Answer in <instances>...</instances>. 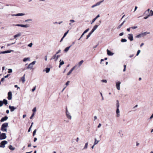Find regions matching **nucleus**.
Instances as JSON below:
<instances>
[{"label": "nucleus", "mask_w": 153, "mask_h": 153, "mask_svg": "<svg viewBox=\"0 0 153 153\" xmlns=\"http://www.w3.org/2000/svg\"><path fill=\"white\" fill-rule=\"evenodd\" d=\"M107 54L108 56H112L114 54V53L111 52L108 49L107 50Z\"/></svg>", "instance_id": "nucleus-13"}, {"label": "nucleus", "mask_w": 153, "mask_h": 153, "mask_svg": "<svg viewBox=\"0 0 153 153\" xmlns=\"http://www.w3.org/2000/svg\"><path fill=\"white\" fill-rule=\"evenodd\" d=\"M36 86H35L32 89V91L33 92L36 89Z\"/></svg>", "instance_id": "nucleus-52"}, {"label": "nucleus", "mask_w": 153, "mask_h": 153, "mask_svg": "<svg viewBox=\"0 0 153 153\" xmlns=\"http://www.w3.org/2000/svg\"><path fill=\"white\" fill-rule=\"evenodd\" d=\"M70 82V81H68L65 84L67 86L69 84V83Z\"/></svg>", "instance_id": "nucleus-60"}, {"label": "nucleus", "mask_w": 153, "mask_h": 153, "mask_svg": "<svg viewBox=\"0 0 153 153\" xmlns=\"http://www.w3.org/2000/svg\"><path fill=\"white\" fill-rule=\"evenodd\" d=\"M75 67L76 66H74L69 71L68 73V74H67V75L68 76L70 75L71 73L74 70V69H75Z\"/></svg>", "instance_id": "nucleus-16"}, {"label": "nucleus", "mask_w": 153, "mask_h": 153, "mask_svg": "<svg viewBox=\"0 0 153 153\" xmlns=\"http://www.w3.org/2000/svg\"><path fill=\"white\" fill-rule=\"evenodd\" d=\"M9 107L10 110V111L11 112L14 111L17 108L16 107H15L13 106H11V105H9Z\"/></svg>", "instance_id": "nucleus-11"}, {"label": "nucleus", "mask_w": 153, "mask_h": 153, "mask_svg": "<svg viewBox=\"0 0 153 153\" xmlns=\"http://www.w3.org/2000/svg\"><path fill=\"white\" fill-rule=\"evenodd\" d=\"M25 74H24L23 76L21 78V79L23 83H24L25 80Z\"/></svg>", "instance_id": "nucleus-24"}, {"label": "nucleus", "mask_w": 153, "mask_h": 153, "mask_svg": "<svg viewBox=\"0 0 153 153\" xmlns=\"http://www.w3.org/2000/svg\"><path fill=\"white\" fill-rule=\"evenodd\" d=\"M89 28H88L86 30H85L84 32V33H87V32H88L89 30Z\"/></svg>", "instance_id": "nucleus-46"}, {"label": "nucleus", "mask_w": 153, "mask_h": 153, "mask_svg": "<svg viewBox=\"0 0 153 153\" xmlns=\"http://www.w3.org/2000/svg\"><path fill=\"white\" fill-rule=\"evenodd\" d=\"M128 39L131 41L133 40V35L131 34H129L128 36Z\"/></svg>", "instance_id": "nucleus-14"}, {"label": "nucleus", "mask_w": 153, "mask_h": 153, "mask_svg": "<svg viewBox=\"0 0 153 153\" xmlns=\"http://www.w3.org/2000/svg\"><path fill=\"white\" fill-rule=\"evenodd\" d=\"M36 62V61H33L31 63H30V64L32 65H33L35 64Z\"/></svg>", "instance_id": "nucleus-47"}, {"label": "nucleus", "mask_w": 153, "mask_h": 153, "mask_svg": "<svg viewBox=\"0 0 153 153\" xmlns=\"http://www.w3.org/2000/svg\"><path fill=\"white\" fill-rule=\"evenodd\" d=\"M34 113H33L32 114L31 116L30 117V119H32V118L34 116Z\"/></svg>", "instance_id": "nucleus-50"}, {"label": "nucleus", "mask_w": 153, "mask_h": 153, "mask_svg": "<svg viewBox=\"0 0 153 153\" xmlns=\"http://www.w3.org/2000/svg\"><path fill=\"white\" fill-rule=\"evenodd\" d=\"M21 35V33H19L18 34L15 35L14 36V37L16 38L17 37Z\"/></svg>", "instance_id": "nucleus-32"}, {"label": "nucleus", "mask_w": 153, "mask_h": 153, "mask_svg": "<svg viewBox=\"0 0 153 153\" xmlns=\"http://www.w3.org/2000/svg\"><path fill=\"white\" fill-rule=\"evenodd\" d=\"M123 34L124 33L123 32L119 34V36H121L123 35Z\"/></svg>", "instance_id": "nucleus-63"}, {"label": "nucleus", "mask_w": 153, "mask_h": 153, "mask_svg": "<svg viewBox=\"0 0 153 153\" xmlns=\"http://www.w3.org/2000/svg\"><path fill=\"white\" fill-rule=\"evenodd\" d=\"M50 68H47L45 69V71L46 73H48L50 71Z\"/></svg>", "instance_id": "nucleus-35"}, {"label": "nucleus", "mask_w": 153, "mask_h": 153, "mask_svg": "<svg viewBox=\"0 0 153 153\" xmlns=\"http://www.w3.org/2000/svg\"><path fill=\"white\" fill-rule=\"evenodd\" d=\"M153 118V113L152 115L150 116V118L148 119V120H151Z\"/></svg>", "instance_id": "nucleus-53"}, {"label": "nucleus", "mask_w": 153, "mask_h": 153, "mask_svg": "<svg viewBox=\"0 0 153 153\" xmlns=\"http://www.w3.org/2000/svg\"><path fill=\"white\" fill-rule=\"evenodd\" d=\"M140 51L139 50H138L137 51V53L136 54V56H137L140 53Z\"/></svg>", "instance_id": "nucleus-49"}, {"label": "nucleus", "mask_w": 153, "mask_h": 153, "mask_svg": "<svg viewBox=\"0 0 153 153\" xmlns=\"http://www.w3.org/2000/svg\"><path fill=\"white\" fill-rule=\"evenodd\" d=\"M32 45L33 43H30L28 45V46L29 47H31L32 46Z\"/></svg>", "instance_id": "nucleus-48"}, {"label": "nucleus", "mask_w": 153, "mask_h": 153, "mask_svg": "<svg viewBox=\"0 0 153 153\" xmlns=\"http://www.w3.org/2000/svg\"><path fill=\"white\" fill-rule=\"evenodd\" d=\"M69 31V30H68L66 32H65L63 36V37H65L67 35V34H68Z\"/></svg>", "instance_id": "nucleus-43"}, {"label": "nucleus", "mask_w": 153, "mask_h": 153, "mask_svg": "<svg viewBox=\"0 0 153 153\" xmlns=\"http://www.w3.org/2000/svg\"><path fill=\"white\" fill-rule=\"evenodd\" d=\"M9 148L10 149L12 150H14L15 148H13L11 145H10L9 146Z\"/></svg>", "instance_id": "nucleus-29"}, {"label": "nucleus", "mask_w": 153, "mask_h": 153, "mask_svg": "<svg viewBox=\"0 0 153 153\" xmlns=\"http://www.w3.org/2000/svg\"><path fill=\"white\" fill-rule=\"evenodd\" d=\"M103 1H104V0H103L101 1H99V2H97V3L95 4L92 5L91 6V7L92 8H94V7H95L96 6L99 5Z\"/></svg>", "instance_id": "nucleus-9"}, {"label": "nucleus", "mask_w": 153, "mask_h": 153, "mask_svg": "<svg viewBox=\"0 0 153 153\" xmlns=\"http://www.w3.org/2000/svg\"><path fill=\"white\" fill-rule=\"evenodd\" d=\"M33 66L30 63L28 65V66L27 68V69H32L33 68Z\"/></svg>", "instance_id": "nucleus-23"}, {"label": "nucleus", "mask_w": 153, "mask_h": 153, "mask_svg": "<svg viewBox=\"0 0 153 153\" xmlns=\"http://www.w3.org/2000/svg\"><path fill=\"white\" fill-rule=\"evenodd\" d=\"M100 94L101 96V97H102V100H104V98H103V97L102 94L101 93H100Z\"/></svg>", "instance_id": "nucleus-61"}, {"label": "nucleus", "mask_w": 153, "mask_h": 153, "mask_svg": "<svg viewBox=\"0 0 153 153\" xmlns=\"http://www.w3.org/2000/svg\"><path fill=\"white\" fill-rule=\"evenodd\" d=\"M116 114H117V117H118L120 116V111L119 109V108H117L116 110Z\"/></svg>", "instance_id": "nucleus-17"}, {"label": "nucleus", "mask_w": 153, "mask_h": 153, "mask_svg": "<svg viewBox=\"0 0 153 153\" xmlns=\"http://www.w3.org/2000/svg\"><path fill=\"white\" fill-rule=\"evenodd\" d=\"M4 104L5 105H6L7 104V101L5 99H4L3 100V101Z\"/></svg>", "instance_id": "nucleus-33"}, {"label": "nucleus", "mask_w": 153, "mask_h": 153, "mask_svg": "<svg viewBox=\"0 0 153 153\" xmlns=\"http://www.w3.org/2000/svg\"><path fill=\"white\" fill-rule=\"evenodd\" d=\"M149 33H150V32H144V33H141V34L142 36L143 37L144 36H145L147 34H149Z\"/></svg>", "instance_id": "nucleus-20"}, {"label": "nucleus", "mask_w": 153, "mask_h": 153, "mask_svg": "<svg viewBox=\"0 0 153 153\" xmlns=\"http://www.w3.org/2000/svg\"><path fill=\"white\" fill-rule=\"evenodd\" d=\"M29 25H21V27H29Z\"/></svg>", "instance_id": "nucleus-27"}, {"label": "nucleus", "mask_w": 153, "mask_h": 153, "mask_svg": "<svg viewBox=\"0 0 153 153\" xmlns=\"http://www.w3.org/2000/svg\"><path fill=\"white\" fill-rule=\"evenodd\" d=\"M7 142L6 140L1 141L0 143V147L4 148L5 147V145L7 144Z\"/></svg>", "instance_id": "nucleus-3"}, {"label": "nucleus", "mask_w": 153, "mask_h": 153, "mask_svg": "<svg viewBox=\"0 0 153 153\" xmlns=\"http://www.w3.org/2000/svg\"><path fill=\"white\" fill-rule=\"evenodd\" d=\"M13 51L12 50H7L5 51H1L0 52V54H4L6 53H10L11 51Z\"/></svg>", "instance_id": "nucleus-12"}, {"label": "nucleus", "mask_w": 153, "mask_h": 153, "mask_svg": "<svg viewBox=\"0 0 153 153\" xmlns=\"http://www.w3.org/2000/svg\"><path fill=\"white\" fill-rule=\"evenodd\" d=\"M7 136L6 134L5 133H2L0 134V139L1 140H4L6 138Z\"/></svg>", "instance_id": "nucleus-6"}, {"label": "nucleus", "mask_w": 153, "mask_h": 153, "mask_svg": "<svg viewBox=\"0 0 153 153\" xmlns=\"http://www.w3.org/2000/svg\"><path fill=\"white\" fill-rule=\"evenodd\" d=\"M10 75V74H7V75L5 76H4V78H7V77H8V76H9Z\"/></svg>", "instance_id": "nucleus-62"}, {"label": "nucleus", "mask_w": 153, "mask_h": 153, "mask_svg": "<svg viewBox=\"0 0 153 153\" xmlns=\"http://www.w3.org/2000/svg\"><path fill=\"white\" fill-rule=\"evenodd\" d=\"M88 142H87L85 143V145L84 146V147L83 148V149H86L87 148L88 146Z\"/></svg>", "instance_id": "nucleus-26"}, {"label": "nucleus", "mask_w": 153, "mask_h": 153, "mask_svg": "<svg viewBox=\"0 0 153 153\" xmlns=\"http://www.w3.org/2000/svg\"><path fill=\"white\" fill-rule=\"evenodd\" d=\"M101 123H99L98 126H97L98 128H100L101 126Z\"/></svg>", "instance_id": "nucleus-64"}, {"label": "nucleus", "mask_w": 153, "mask_h": 153, "mask_svg": "<svg viewBox=\"0 0 153 153\" xmlns=\"http://www.w3.org/2000/svg\"><path fill=\"white\" fill-rule=\"evenodd\" d=\"M61 52V50H59L56 53V54H58L59 53H60Z\"/></svg>", "instance_id": "nucleus-56"}, {"label": "nucleus", "mask_w": 153, "mask_h": 153, "mask_svg": "<svg viewBox=\"0 0 153 153\" xmlns=\"http://www.w3.org/2000/svg\"><path fill=\"white\" fill-rule=\"evenodd\" d=\"M100 16V15H98L96 17L94 18L93 19H97Z\"/></svg>", "instance_id": "nucleus-59"}, {"label": "nucleus", "mask_w": 153, "mask_h": 153, "mask_svg": "<svg viewBox=\"0 0 153 153\" xmlns=\"http://www.w3.org/2000/svg\"><path fill=\"white\" fill-rule=\"evenodd\" d=\"M150 9H148L146 11H145L144 13V15H145L146 14H148L149 12H150Z\"/></svg>", "instance_id": "nucleus-34"}, {"label": "nucleus", "mask_w": 153, "mask_h": 153, "mask_svg": "<svg viewBox=\"0 0 153 153\" xmlns=\"http://www.w3.org/2000/svg\"><path fill=\"white\" fill-rule=\"evenodd\" d=\"M101 23V20H100L98 22H97V25H98V26L99 25H100V23Z\"/></svg>", "instance_id": "nucleus-58"}, {"label": "nucleus", "mask_w": 153, "mask_h": 153, "mask_svg": "<svg viewBox=\"0 0 153 153\" xmlns=\"http://www.w3.org/2000/svg\"><path fill=\"white\" fill-rule=\"evenodd\" d=\"M12 94L11 91H9L8 93L7 98L8 100H10L12 99Z\"/></svg>", "instance_id": "nucleus-10"}, {"label": "nucleus", "mask_w": 153, "mask_h": 153, "mask_svg": "<svg viewBox=\"0 0 153 153\" xmlns=\"http://www.w3.org/2000/svg\"><path fill=\"white\" fill-rule=\"evenodd\" d=\"M62 22H54L53 23V24H60Z\"/></svg>", "instance_id": "nucleus-44"}, {"label": "nucleus", "mask_w": 153, "mask_h": 153, "mask_svg": "<svg viewBox=\"0 0 153 153\" xmlns=\"http://www.w3.org/2000/svg\"><path fill=\"white\" fill-rule=\"evenodd\" d=\"M31 128H32V126H30V128H29L28 130V132H30V130H31Z\"/></svg>", "instance_id": "nucleus-57"}, {"label": "nucleus", "mask_w": 153, "mask_h": 153, "mask_svg": "<svg viewBox=\"0 0 153 153\" xmlns=\"http://www.w3.org/2000/svg\"><path fill=\"white\" fill-rule=\"evenodd\" d=\"M116 87L117 89L120 90V84L121 82L120 81H117L116 82Z\"/></svg>", "instance_id": "nucleus-7"}, {"label": "nucleus", "mask_w": 153, "mask_h": 153, "mask_svg": "<svg viewBox=\"0 0 153 153\" xmlns=\"http://www.w3.org/2000/svg\"><path fill=\"white\" fill-rule=\"evenodd\" d=\"M36 129H35L34 130V131H33V136H34L36 132Z\"/></svg>", "instance_id": "nucleus-40"}, {"label": "nucleus", "mask_w": 153, "mask_h": 153, "mask_svg": "<svg viewBox=\"0 0 153 153\" xmlns=\"http://www.w3.org/2000/svg\"><path fill=\"white\" fill-rule=\"evenodd\" d=\"M102 82H105V83H107V81L106 79H102L101 80Z\"/></svg>", "instance_id": "nucleus-45"}, {"label": "nucleus", "mask_w": 153, "mask_h": 153, "mask_svg": "<svg viewBox=\"0 0 153 153\" xmlns=\"http://www.w3.org/2000/svg\"><path fill=\"white\" fill-rule=\"evenodd\" d=\"M4 80V78L3 77L1 79V81H0V83L1 84V82H3Z\"/></svg>", "instance_id": "nucleus-54"}, {"label": "nucleus", "mask_w": 153, "mask_h": 153, "mask_svg": "<svg viewBox=\"0 0 153 153\" xmlns=\"http://www.w3.org/2000/svg\"><path fill=\"white\" fill-rule=\"evenodd\" d=\"M145 15L146 16H144L143 18L144 19H146L148 18L149 17L153 16V11L152 10H151L148 14H146Z\"/></svg>", "instance_id": "nucleus-2"}, {"label": "nucleus", "mask_w": 153, "mask_h": 153, "mask_svg": "<svg viewBox=\"0 0 153 153\" xmlns=\"http://www.w3.org/2000/svg\"><path fill=\"white\" fill-rule=\"evenodd\" d=\"M12 70L11 69H8V73H12Z\"/></svg>", "instance_id": "nucleus-41"}, {"label": "nucleus", "mask_w": 153, "mask_h": 153, "mask_svg": "<svg viewBox=\"0 0 153 153\" xmlns=\"http://www.w3.org/2000/svg\"><path fill=\"white\" fill-rule=\"evenodd\" d=\"M137 27L136 26H135L134 27H131V28L133 29H136Z\"/></svg>", "instance_id": "nucleus-55"}, {"label": "nucleus", "mask_w": 153, "mask_h": 153, "mask_svg": "<svg viewBox=\"0 0 153 153\" xmlns=\"http://www.w3.org/2000/svg\"><path fill=\"white\" fill-rule=\"evenodd\" d=\"M84 61L83 60H82L81 61H80L78 63L79 64V67L81 66L82 64V63Z\"/></svg>", "instance_id": "nucleus-31"}, {"label": "nucleus", "mask_w": 153, "mask_h": 153, "mask_svg": "<svg viewBox=\"0 0 153 153\" xmlns=\"http://www.w3.org/2000/svg\"><path fill=\"white\" fill-rule=\"evenodd\" d=\"M142 37V36L141 34H140L136 36V37L137 38H139Z\"/></svg>", "instance_id": "nucleus-38"}, {"label": "nucleus", "mask_w": 153, "mask_h": 153, "mask_svg": "<svg viewBox=\"0 0 153 153\" xmlns=\"http://www.w3.org/2000/svg\"><path fill=\"white\" fill-rule=\"evenodd\" d=\"M32 111H33V113H34L36 111V108L35 107L34 108Z\"/></svg>", "instance_id": "nucleus-51"}, {"label": "nucleus", "mask_w": 153, "mask_h": 153, "mask_svg": "<svg viewBox=\"0 0 153 153\" xmlns=\"http://www.w3.org/2000/svg\"><path fill=\"white\" fill-rule=\"evenodd\" d=\"M3 104H4L3 102L2 101L0 100V107L2 106L3 105Z\"/></svg>", "instance_id": "nucleus-39"}, {"label": "nucleus", "mask_w": 153, "mask_h": 153, "mask_svg": "<svg viewBox=\"0 0 153 153\" xmlns=\"http://www.w3.org/2000/svg\"><path fill=\"white\" fill-rule=\"evenodd\" d=\"M66 116L67 118L70 120L71 119V116L70 115V113L66 114Z\"/></svg>", "instance_id": "nucleus-18"}, {"label": "nucleus", "mask_w": 153, "mask_h": 153, "mask_svg": "<svg viewBox=\"0 0 153 153\" xmlns=\"http://www.w3.org/2000/svg\"><path fill=\"white\" fill-rule=\"evenodd\" d=\"M121 41L122 42H126L127 41V40L125 39H122Z\"/></svg>", "instance_id": "nucleus-36"}, {"label": "nucleus", "mask_w": 153, "mask_h": 153, "mask_svg": "<svg viewBox=\"0 0 153 153\" xmlns=\"http://www.w3.org/2000/svg\"><path fill=\"white\" fill-rule=\"evenodd\" d=\"M103 1H104V0H103L101 1H99V2H97V3L95 4L92 5L91 6V7L92 8H94V7H95L96 6L99 5Z\"/></svg>", "instance_id": "nucleus-8"}, {"label": "nucleus", "mask_w": 153, "mask_h": 153, "mask_svg": "<svg viewBox=\"0 0 153 153\" xmlns=\"http://www.w3.org/2000/svg\"><path fill=\"white\" fill-rule=\"evenodd\" d=\"M59 62H60V63H59V68H60L61 65H63L64 64V62L63 61V60L62 61V60L61 59L60 60Z\"/></svg>", "instance_id": "nucleus-21"}, {"label": "nucleus", "mask_w": 153, "mask_h": 153, "mask_svg": "<svg viewBox=\"0 0 153 153\" xmlns=\"http://www.w3.org/2000/svg\"><path fill=\"white\" fill-rule=\"evenodd\" d=\"M98 27V25H96L93 28V29L94 30H95Z\"/></svg>", "instance_id": "nucleus-37"}, {"label": "nucleus", "mask_w": 153, "mask_h": 153, "mask_svg": "<svg viewBox=\"0 0 153 153\" xmlns=\"http://www.w3.org/2000/svg\"><path fill=\"white\" fill-rule=\"evenodd\" d=\"M25 14L23 13H19L16 14H10L9 15V17H11L13 16H22L24 15Z\"/></svg>", "instance_id": "nucleus-5"}, {"label": "nucleus", "mask_w": 153, "mask_h": 153, "mask_svg": "<svg viewBox=\"0 0 153 153\" xmlns=\"http://www.w3.org/2000/svg\"><path fill=\"white\" fill-rule=\"evenodd\" d=\"M72 46V45H71L69 47H66L65 49L64 50V51L65 52H67L68 50H69V49L70 48V47Z\"/></svg>", "instance_id": "nucleus-22"}, {"label": "nucleus", "mask_w": 153, "mask_h": 153, "mask_svg": "<svg viewBox=\"0 0 153 153\" xmlns=\"http://www.w3.org/2000/svg\"><path fill=\"white\" fill-rule=\"evenodd\" d=\"M30 61V58L29 57H27V58H24L23 60V62H26V61Z\"/></svg>", "instance_id": "nucleus-25"}, {"label": "nucleus", "mask_w": 153, "mask_h": 153, "mask_svg": "<svg viewBox=\"0 0 153 153\" xmlns=\"http://www.w3.org/2000/svg\"><path fill=\"white\" fill-rule=\"evenodd\" d=\"M8 123H3L1 126V130L3 131H7V129L6 128L8 126Z\"/></svg>", "instance_id": "nucleus-1"}, {"label": "nucleus", "mask_w": 153, "mask_h": 153, "mask_svg": "<svg viewBox=\"0 0 153 153\" xmlns=\"http://www.w3.org/2000/svg\"><path fill=\"white\" fill-rule=\"evenodd\" d=\"M16 42V41H15L14 42H13V43H10V44H7V46H10L13 44H14Z\"/></svg>", "instance_id": "nucleus-42"}, {"label": "nucleus", "mask_w": 153, "mask_h": 153, "mask_svg": "<svg viewBox=\"0 0 153 153\" xmlns=\"http://www.w3.org/2000/svg\"><path fill=\"white\" fill-rule=\"evenodd\" d=\"M99 141L100 140H97L96 138H94V145H95L97 144L99 142Z\"/></svg>", "instance_id": "nucleus-19"}, {"label": "nucleus", "mask_w": 153, "mask_h": 153, "mask_svg": "<svg viewBox=\"0 0 153 153\" xmlns=\"http://www.w3.org/2000/svg\"><path fill=\"white\" fill-rule=\"evenodd\" d=\"M57 54H55L52 57L51 59V60L52 59H55V61H56L58 58L59 57L60 55H56Z\"/></svg>", "instance_id": "nucleus-4"}, {"label": "nucleus", "mask_w": 153, "mask_h": 153, "mask_svg": "<svg viewBox=\"0 0 153 153\" xmlns=\"http://www.w3.org/2000/svg\"><path fill=\"white\" fill-rule=\"evenodd\" d=\"M125 22V21H124L123 23H122L120 25H119V26L118 27H117V29H120L121 27L123 25V24H124V23Z\"/></svg>", "instance_id": "nucleus-28"}, {"label": "nucleus", "mask_w": 153, "mask_h": 153, "mask_svg": "<svg viewBox=\"0 0 153 153\" xmlns=\"http://www.w3.org/2000/svg\"><path fill=\"white\" fill-rule=\"evenodd\" d=\"M117 103H116V107L117 108H119L120 104L119 102V101L118 100H117Z\"/></svg>", "instance_id": "nucleus-30"}, {"label": "nucleus", "mask_w": 153, "mask_h": 153, "mask_svg": "<svg viewBox=\"0 0 153 153\" xmlns=\"http://www.w3.org/2000/svg\"><path fill=\"white\" fill-rule=\"evenodd\" d=\"M8 118V117L7 116H5L4 117H2L0 120V121L1 122H4V121L6 120Z\"/></svg>", "instance_id": "nucleus-15"}]
</instances>
